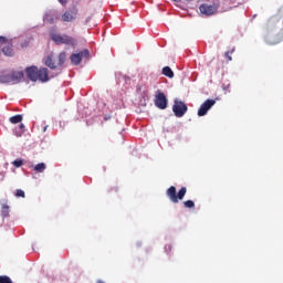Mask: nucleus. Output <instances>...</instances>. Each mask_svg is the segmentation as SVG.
<instances>
[{"label": "nucleus", "instance_id": "nucleus-12", "mask_svg": "<svg viewBox=\"0 0 283 283\" xmlns=\"http://www.w3.org/2000/svg\"><path fill=\"white\" fill-rule=\"evenodd\" d=\"M45 169H48L45 163H40L34 166V171H36V174H43Z\"/></svg>", "mask_w": 283, "mask_h": 283}, {"label": "nucleus", "instance_id": "nucleus-14", "mask_svg": "<svg viewBox=\"0 0 283 283\" xmlns=\"http://www.w3.org/2000/svg\"><path fill=\"white\" fill-rule=\"evenodd\" d=\"M9 120L12 123V125H17V123H21V120H23V115L11 116Z\"/></svg>", "mask_w": 283, "mask_h": 283}, {"label": "nucleus", "instance_id": "nucleus-4", "mask_svg": "<svg viewBox=\"0 0 283 283\" xmlns=\"http://www.w3.org/2000/svg\"><path fill=\"white\" fill-rule=\"evenodd\" d=\"M78 19V7L73 6L66 9L60 17L62 23H74Z\"/></svg>", "mask_w": 283, "mask_h": 283}, {"label": "nucleus", "instance_id": "nucleus-1", "mask_svg": "<svg viewBox=\"0 0 283 283\" xmlns=\"http://www.w3.org/2000/svg\"><path fill=\"white\" fill-rule=\"evenodd\" d=\"M25 73L28 78H30L33 83H36V81H41V83H48V81H50L48 69L45 67L39 70L36 66H29L25 69Z\"/></svg>", "mask_w": 283, "mask_h": 283}, {"label": "nucleus", "instance_id": "nucleus-5", "mask_svg": "<svg viewBox=\"0 0 283 283\" xmlns=\"http://www.w3.org/2000/svg\"><path fill=\"white\" fill-rule=\"evenodd\" d=\"M51 39L56 45H72V48L76 45V40L67 34L51 33Z\"/></svg>", "mask_w": 283, "mask_h": 283}, {"label": "nucleus", "instance_id": "nucleus-22", "mask_svg": "<svg viewBox=\"0 0 283 283\" xmlns=\"http://www.w3.org/2000/svg\"><path fill=\"white\" fill-rule=\"evenodd\" d=\"M233 52H235V49H232L231 51H227L224 53V56L228 57V61H233V57H231V54H233Z\"/></svg>", "mask_w": 283, "mask_h": 283}, {"label": "nucleus", "instance_id": "nucleus-6", "mask_svg": "<svg viewBox=\"0 0 283 283\" xmlns=\"http://www.w3.org/2000/svg\"><path fill=\"white\" fill-rule=\"evenodd\" d=\"M189 108L187 107V104L182 101L175 99V103L172 105V112L177 118H182L187 114V111Z\"/></svg>", "mask_w": 283, "mask_h": 283}, {"label": "nucleus", "instance_id": "nucleus-28", "mask_svg": "<svg viewBox=\"0 0 283 283\" xmlns=\"http://www.w3.org/2000/svg\"><path fill=\"white\" fill-rule=\"evenodd\" d=\"M109 118H111L109 116H106L104 117V120H109Z\"/></svg>", "mask_w": 283, "mask_h": 283}, {"label": "nucleus", "instance_id": "nucleus-18", "mask_svg": "<svg viewBox=\"0 0 283 283\" xmlns=\"http://www.w3.org/2000/svg\"><path fill=\"white\" fill-rule=\"evenodd\" d=\"M184 207L186 209H193L196 207V202H193V200L184 201Z\"/></svg>", "mask_w": 283, "mask_h": 283}, {"label": "nucleus", "instance_id": "nucleus-24", "mask_svg": "<svg viewBox=\"0 0 283 283\" xmlns=\"http://www.w3.org/2000/svg\"><path fill=\"white\" fill-rule=\"evenodd\" d=\"M12 164H13L15 167H22V166H23V160H22V159H15Z\"/></svg>", "mask_w": 283, "mask_h": 283}, {"label": "nucleus", "instance_id": "nucleus-10", "mask_svg": "<svg viewBox=\"0 0 283 283\" xmlns=\"http://www.w3.org/2000/svg\"><path fill=\"white\" fill-rule=\"evenodd\" d=\"M199 10L201 14H205L206 17H212L214 12H218V6L216 4H201L199 7Z\"/></svg>", "mask_w": 283, "mask_h": 283}, {"label": "nucleus", "instance_id": "nucleus-32", "mask_svg": "<svg viewBox=\"0 0 283 283\" xmlns=\"http://www.w3.org/2000/svg\"><path fill=\"white\" fill-rule=\"evenodd\" d=\"M88 22H90V19L86 20V23H88Z\"/></svg>", "mask_w": 283, "mask_h": 283}, {"label": "nucleus", "instance_id": "nucleus-16", "mask_svg": "<svg viewBox=\"0 0 283 283\" xmlns=\"http://www.w3.org/2000/svg\"><path fill=\"white\" fill-rule=\"evenodd\" d=\"M1 214L3 218H8V216H10V206L2 205Z\"/></svg>", "mask_w": 283, "mask_h": 283}, {"label": "nucleus", "instance_id": "nucleus-19", "mask_svg": "<svg viewBox=\"0 0 283 283\" xmlns=\"http://www.w3.org/2000/svg\"><path fill=\"white\" fill-rule=\"evenodd\" d=\"M23 132H25V125L20 124L19 128L15 130L17 136H23Z\"/></svg>", "mask_w": 283, "mask_h": 283}, {"label": "nucleus", "instance_id": "nucleus-21", "mask_svg": "<svg viewBox=\"0 0 283 283\" xmlns=\"http://www.w3.org/2000/svg\"><path fill=\"white\" fill-rule=\"evenodd\" d=\"M15 198H25V191H23L22 189H18L15 191Z\"/></svg>", "mask_w": 283, "mask_h": 283}, {"label": "nucleus", "instance_id": "nucleus-7", "mask_svg": "<svg viewBox=\"0 0 283 283\" xmlns=\"http://www.w3.org/2000/svg\"><path fill=\"white\" fill-rule=\"evenodd\" d=\"M169 104L167 99V95L165 93L157 91L155 95V105L158 109H167V105Z\"/></svg>", "mask_w": 283, "mask_h": 283}, {"label": "nucleus", "instance_id": "nucleus-26", "mask_svg": "<svg viewBox=\"0 0 283 283\" xmlns=\"http://www.w3.org/2000/svg\"><path fill=\"white\" fill-rule=\"evenodd\" d=\"M165 249H166V252H167V253H170V251H171V244H166Z\"/></svg>", "mask_w": 283, "mask_h": 283}, {"label": "nucleus", "instance_id": "nucleus-27", "mask_svg": "<svg viewBox=\"0 0 283 283\" xmlns=\"http://www.w3.org/2000/svg\"><path fill=\"white\" fill-rule=\"evenodd\" d=\"M67 1H69V0H59V2H60L62 6L67 4Z\"/></svg>", "mask_w": 283, "mask_h": 283}, {"label": "nucleus", "instance_id": "nucleus-3", "mask_svg": "<svg viewBox=\"0 0 283 283\" xmlns=\"http://www.w3.org/2000/svg\"><path fill=\"white\" fill-rule=\"evenodd\" d=\"M21 81H23V72L13 71L12 73L0 75V83L2 84L10 83L11 85H17Z\"/></svg>", "mask_w": 283, "mask_h": 283}, {"label": "nucleus", "instance_id": "nucleus-31", "mask_svg": "<svg viewBox=\"0 0 283 283\" xmlns=\"http://www.w3.org/2000/svg\"><path fill=\"white\" fill-rule=\"evenodd\" d=\"M175 1V3H180V0H174Z\"/></svg>", "mask_w": 283, "mask_h": 283}, {"label": "nucleus", "instance_id": "nucleus-2", "mask_svg": "<svg viewBox=\"0 0 283 283\" xmlns=\"http://www.w3.org/2000/svg\"><path fill=\"white\" fill-rule=\"evenodd\" d=\"M166 196L169 198L170 202L178 205L180 200H185V196H187V187H181V189L177 192L176 186H170L166 190Z\"/></svg>", "mask_w": 283, "mask_h": 283}, {"label": "nucleus", "instance_id": "nucleus-11", "mask_svg": "<svg viewBox=\"0 0 283 283\" xmlns=\"http://www.w3.org/2000/svg\"><path fill=\"white\" fill-rule=\"evenodd\" d=\"M44 63L50 70H56V64L54 63V57H52V55H48Z\"/></svg>", "mask_w": 283, "mask_h": 283}, {"label": "nucleus", "instance_id": "nucleus-23", "mask_svg": "<svg viewBox=\"0 0 283 283\" xmlns=\"http://www.w3.org/2000/svg\"><path fill=\"white\" fill-rule=\"evenodd\" d=\"M44 21H46V23H54V18H52V15L50 14H45L44 15Z\"/></svg>", "mask_w": 283, "mask_h": 283}, {"label": "nucleus", "instance_id": "nucleus-25", "mask_svg": "<svg viewBox=\"0 0 283 283\" xmlns=\"http://www.w3.org/2000/svg\"><path fill=\"white\" fill-rule=\"evenodd\" d=\"M8 39L6 36H1L0 35V46L4 45V43H7Z\"/></svg>", "mask_w": 283, "mask_h": 283}, {"label": "nucleus", "instance_id": "nucleus-20", "mask_svg": "<svg viewBox=\"0 0 283 283\" xmlns=\"http://www.w3.org/2000/svg\"><path fill=\"white\" fill-rule=\"evenodd\" d=\"M0 283H13V282H12V279H10V276L0 275Z\"/></svg>", "mask_w": 283, "mask_h": 283}, {"label": "nucleus", "instance_id": "nucleus-13", "mask_svg": "<svg viewBox=\"0 0 283 283\" xmlns=\"http://www.w3.org/2000/svg\"><path fill=\"white\" fill-rule=\"evenodd\" d=\"M161 74H164V76H167L168 78H174V71L169 66H165L161 71Z\"/></svg>", "mask_w": 283, "mask_h": 283}, {"label": "nucleus", "instance_id": "nucleus-15", "mask_svg": "<svg viewBox=\"0 0 283 283\" xmlns=\"http://www.w3.org/2000/svg\"><path fill=\"white\" fill-rule=\"evenodd\" d=\"M4 56H14V52L12 51V46L7 45L2 49Z\"/></svg>", "mask_w": 283, "mask_h": 283}, {"label": "nucleus", "instance_id": "nucleus-8", "mask_svg": "<svg viewBox=\"0 0 283 283\" xmlns=\"http://www.w3.org/2000/svg\"><path fill=\"white\" fill-rule=\"evenodd\" d=\"M72 65H81L83 59H90V50L85 49L80 53H73L70 56Z\"/></svg>", "mask_w": 283, "mask_h": 283}, {"label": "nucleus", "instance_id": "nucleus-17", "mask_svg": "<svg viewBox=\"0 0 283 283\" xmlns=\"http://www.w3.org/2000/svg\"><path fill=\"white\" fill-rule=\"evenodd\" d=\"M66 59H67V55L65 54V52H61L59 54V65H60V67H61V65H63L65 63Z\"/></svg>", "mask_w": 283, "mask_h": 283}, {"label": "nucleus", "instance_id": "nucleus-29", "mask_svg": "<svg viewBox=\"0 0 283 283\" xmlns=\"http://www.w3.org/2000/svg\"><path fill=\"white\" fill-rule=\"evenodd\" d=\"M96 283H105V281H103V280H98Z\"/></svg>", "mask_w": 283, "mask_h": 283}, {"label": "nucleus", "instance_id": "nucleus-9", "mask_svg": "<svg viewBox=\"0 0 283 283\" xmlns=\"http://www.w3.org/2000/svg\"><path fill=\"white\" fill-rule=\"evenodd\" d=\"M213 105H216V99H206L198 109V116H207V113Z\"/></svg>", "mask_w": 283, "mask_h": 283}, {"label": "nucleus", "instance_id": "nucleus-30", "mask_svg": "<svg viewBox=\"0 0 283 283\" xmlns=\"http://www.w3.org/2000/svg\"><path fill=\"white\" fill-rule=\"evenodd\" d=\"M43 132H48V126H44Z\"/></svg>", "mask_w": 283, "mask_h": 283}]
</instances>
